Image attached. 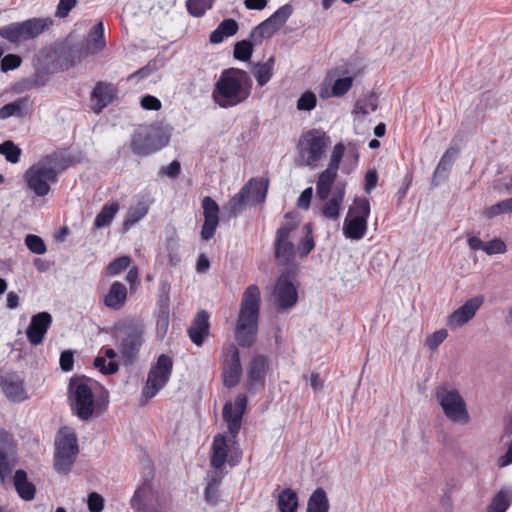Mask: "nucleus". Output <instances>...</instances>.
Returning a JSON list of instances; mask_svg holds the SVG:
<instances>
[{
    "label": "nucleus",
    "instance_id": "47",
    "mask_svg": "<svg viewBox=\"0 0 512 512\" xmlns=\"http://www.w3.org/2000/svg\"><path fill=\"white\" fill-rule=\"evenodd\" d=\"M147 212V208L142 204H138L136 207H132L128 211L126 219L123 223L124 229L127 230L131 226L135 225L137 222H139L142 218L145 217Z\"/></svg>",
    "mask_w": 512,
    "mask_h": 512
},
{
    "label": "nucleus",
    "instance_id": "23",
    "mask_svg": "<svg viewBox=\"0 0 512 512\" xmlns=\"http://www.w3.org/2000/svg\"><path fill=\"white\" fill-rule=\"evenodd\" d=\"M353 84L352 77L338 78L332 83V79L327 77L321 83L319 88V96L322 99H328L331 97H341L345 95Z\"/></svg>",
    "mask_w": 512,
    "mask_h": 512
},
{
    "label": "nucleus",
    "instance_id": "4",
    "mask_svg": "<svg viewBox=\"0 0 512 512\" xmlns=\"http://www.w3.org/2000/svg\"><path fill=\"white\" fill-rule=\"evenodd\" d=\"M144 325L136 320H125L115 327L114 338L125 365H131L144 342Z\"/></svg>",
    "mask_w": 512,
    "mask_h": 512
},
{
    "label": "nucleus",
    "instance_id": "43",
    "mask_svg": "<svg viewBox=\"0 0 512 512\" xmlns=\"http://www.w3.org/2000/svg\"><path fill=\"white\" fill-rule=\"evenodd\" d=\"M278 507L281 512H295L298 507L297 494L290 488L284 489L279 494Z\"/></svg>",
    "mask_w": 512,
    "mask_h": 512
},
{
    "label": "nucleus",
    "instance_id": "18",
    "mask_svg": "<svg viewBox=\"0 0 512 512\" xmlns=\"http://www.w3.org/2000/svg\"><path fill=\"white\" fill-rule=\"evenodd\" d=\"M0 387L5 396L13 402H21L27 398L24 379L17 373L0 375Z\"/></svg>",
    "mask_w": 512,
    "mask_h": 512
},
{
    "label": "nucleus",
    "instance_id": "30",
    "mask_svg": "<svg viewBox=\"0 0 512 512\" xmlns=\"http://www.w3.org/2000/svg\"><path fill=\"white\" fill-rule=\"evenodd\" d=\"M250 186V184H245L241 188L240 192L234 195L229 200V202L223 207V210L227 212L230 217L236 216L238 213L242 212L247 206L251 205L247 196Z\"/></svg>",
    "mask_w": 512,
    "mask_h": 512
},
{
    "label": "nucleus",
    "instance_id": "32",
    "mask_svg": "<svg viewBox=\"0 0 512 512\" xmlns=\"http://www.w3.org/2000/svg\"><path fill=\"white\" fill-rule=\"evenodd\" d=\"M238 23L232 18L224 19L218 27L210 34V42L213 44H219L224 41L225 38L233 36L238 31Z\"/></svg>",
    "mask_w": 512,
    "mask_h": 512
},
{
    "label": "nucleus",
    "instance_id": "52",
    "mask_svg": "<svg viewBox=\"0 0 512 512\" xmlns=\"http://www.w3.org/2000/svg\"><path fill=\"white\" fill-rule=\"evenodd\" d=\"M131 263L129 256H122L112 261L106 268L109 275L115 276L120 274L123 270L127 269Z\"/></svg>",
    "mask_w": 512,
    "mask_h": 512
},
{
    "label": "nucleus",
    "instance_id": "29",
    "mask_svg": "<svg viewBox=\"0 0 512 512\" xmlns=\"http://www.w3.org/2000/svg\"><path fill=\"white\" fill-rule=\"evenodd\" d=\"M127 299V289L124 284L115 281L104 298V304L110 309L120 310Z\"/></svg>",
    "mask_w": 512,
    "mask_h": 512
},
{
    "label": "nucleus",
    "instance_id": "35",
    "mask_svg": "<svg viewBox=\"0 0 512 512\" xmlns=\"http://www.w3.org/2000/svg\"><path fill=\"white\" fill-rule=\"evenodd\" d=\"M246 184L251 185L247 193L251 205L264 202L268 190V181L264 179H251Z\"/></svg>",
    "mask_w": 512,
    "mask_h": 512
},
{
    "label": "nucleus",
    "instance_id": "61",
    "mask_svg": "<svg viewBox=\"0 0 512 512\" xmlns=\"http://www.w3.org/2000/svg\"><path fill=\"white\" fill-rule=\"evenodd\" d=\"M219 481L212 479L205 488V497L208 502L214 503L218 499Z\"/></svg>",
    "mask_w": 512,
    "mask_h": 512
},
{
    "label": "nucleus",
    "instance_id": "42",
    "mask_svg": "<svg viewBox=\"0 0 512 512\" xmlns=\"http://www.w3.org/2000/svg\"><path fill=\"white\" fill-rule=\"evenodd\" d=\"M512 501V491L510 489L500 490L493 498L488 512H505Z\"/></svg>",
    "mask_w": 512,
    "mask_h": 512
},
{
    "label": "nucleus",
    "instance_id": "41",
    "mask_svg": "<svg viewBox=\"0 0 512 512\" xmlns=\"http://www.w3.org/2000/svg\"><path fill=\"white\" fill-rule=\"evenodd\" d=\"M293 13V6L291 4H285L278 8L269 18H267V22L272 25L273 29L277 32L280 30L288 18Z\"/></svg>",
    "mask_w": 512,
    "mask_h": 512
},
{
    "label": "nucleus",
    "instance_id": "39",
    "mask_svg": "<svg viewBox=\"0 0 512 512\" xmlns=\"http://www.w3.org/2000/svg\"><path fill=\"white\" fill-rule=\"evenodd\" d=\"M52 23L49 19L32 18L22 22L27 40L39 36Z\"/></svg>",
    "mask_w": 512,
    "mask_h": 512
},
{
    "label": "nucleus",
    "instance_id": "20",
    "mask_svg": "<svg viewBox=\"0 0 512 512\" xmlns=\"http://www.w3.org/2000/svg\"><path fill=\"white\" fill-rule=\"evenodd\" d=\"M346 193V182H339L334 186V193L325 199H319L323 202L321 213L330 220L336 221L340 216V211Z\"/></svg>",
    "mask_w": 512,
    "mask_h": 512
},
{
    "label": "nucleus",
    "instance_id": "56",
    "mask_svg": "<svg viewBox=\"0 0 512 512\" xmlns=\"http://www.w3.org/2000/svg\"><path fill=\"white\" fill-rule=\"evenodd\" d=\"M448 333L445 329H440L429 335L426 339V346L431 350H436L439 345L447 338Z\"/></svg>",
    "mask_w": 512,
    "mask_h": 512
},
{
    "label": "nucleus",
    "instance_id": "44",
    "mask_svg": "<svg viewBox=\"0 0 512 512\" xmlns=\"http://www.w3.org/2000/svg\"><path fill=\"white\" fill-rule=\"evenodd\" d=\"M512 212V197L502 200L490 207H487L483 210V215L488 218L492 219L496 216L511 213Z\"/></svg>",
    "mask_w": 512,
    "mask_h": 512
},
{
    "label": "nucleus",
    "instance_id": "8",
    "mask_svg": "<svg viewBox=\"0 0 512 512\" xmlns=\"http://www.w3.org/2000/svg\"><path fill=\"white\" fill-rule=\"evenodd\" d=\"M69 401L73 414L83 421L89 420L95 410V399L91 388L83 378H71Z\"/></svg>",
    "mask_w": 512,
    "mask_h": 512
},
{
    "label": "nucleus",
    "instance_id": "10",
    "mask_svg": "<svg viewBox=\"0 0 512 512\" xmlns=\"http://www.w3.org/2000/svg\"><path fill=\"white\" fill-rule=\"evenodd\" d=\"M370 203L365 198H356L349 208L343 224V234L352 240L362 239L367 231Z\"/></svg>",
    "mask_w": 512,
    "mask_h": 512
},
{
    "label": "nucleus",
    "instance_id": "40",
    "mask_svg": "<svg viewBox=\"0 0 512 512\" xmlns=\"http://www.w3.org/2000/svg\"><path fill=\"white\" fill-rule=\"evenodd\" d=\"M22 22H15L0 28V36L12 43L27 40Z\"/></svg>",
    "mask_w": 512,
    "mask_h": 512
},
{
    "label": "nucleus",
    "instance_id": "13",
    "mask_svg": "<svg viewBox=\"0 0 512 512\" xmlns=\"http://www.w3.org/2000/svg\"><path fill=\"white\" fill-rule=\"evenodd\" d=\"M247 405V398L244 394H239L234 403L227 402L223 408V419L227 423L230 435L235 438L242 424V417Z\"/></svg>",
    "mask_w": 512,
    "mask_h": 512
},
{
    "label": "nucleus",
    "instance_id": "50",
    "mask_svg": "<svg viewBox=\"0 0 512 512\" xmlns=\"http://www.w3.org/2000/svg\"><path fill=\"white\" fill-rule=\"evenodd\" d=\"M305 235L302 240L299 242L297 250L301 257L307 256L311 250L314 248V240L311 235V225L305 224L304 226Z\"/></svg>",
    "mask_w": 512,
    "mask_h": 512
},
{
    "label": "nucleus",
    "instance_id": "33",
    "mask_svg": "<svg viewBox=\"0 0 512 512\" xmlns=\"http://www.w3.org/2000/svg\"><path fill=\"white\" fill-rule=\"evenodd\" d=\"M227 442L223 435L215 436L212 444L211 465L215 469L223 467L227 460Z\"/></svg>",
    "mask_w": 512,
    "mask_h": 512
},
{
    "label": "nucleus",
    "instance_id": "62",
    "mask_svg": "<svg viewBox=\"0 0 512 512\" xmlns=\"http://www.w3.org/2000/svg\"><path fill=\"white\" fill-rule=\"evenodd\" d=\"M304 380L310 384L315 392H322L324 389V381L318 373H311L309 376H303Z\"/></svg>",
    "mask_w": 512,
    "mask_h": 512
},
{
    "label": "nucleus",
    "instance_id": "15",
    "mask_svg": "<svg viewBox=\"0 0 512 512\" xmlns=\"http://www.w3.org/2000/svg\"><path fill=\"white\" fill-rule=\"evenodd\" d=\"M274 296L278 307L282 310L290 309L296 304L298 300L297 290L290 281L288 274H283L278 278Z\"/></svg>",
    "mask_w": 512,
    "mask_h": 512
},
{
    "label": "nucleus",
    "instance_id": "60",
    "mask_svg": "<svg viewBox=\"0 0 512 512\" xmlns=\"http://www.w3.org/2000/svg\"><path fill=\"white\" fill-rule=\"evenodd\" d=\"M76 3L77 0H60L55 11V16L58 18L67 17L69 12L75 7Z\"/></svg>",
    "mask_w": 512,
    "mask_h": 512
},
{
    "label": "nucleus",
    "instance_id": "53",
    "mask_svg": "<svg viewBox=\"0 0 512 512\" xmlns=\"http://www.w3.org/2000/svg\"><path fill=\"white\" fill-rule=\"evenodd\" d=\"M316 103V95L311 91H306L297 100V109L301 111H311L315 108Z\"/></svg>",
    "mask_w": 512,
    "mask_h": 512
},
{
    "label": "nucleus",
    "instance_id": "49",
    "mask_svg": "<svg viewBox=\"0 0 512 512\" xmlns=\"http://www.w3.org/2000/svg\"><path fill=\"white\" fill-rule=\"evenodd\" d=\"M253 41L242 40L234 46V57L241 61H248L253 53Z\"/></svg>",
    "mask_w": 512,
    "mask_h": 512
},
{
    "label": "nucleus",
    "instance_id": "1",
    "mask_svg": "<svg viewBox=\"0 0 512 512\" xmlns=\"http://www.w3.org/2000/svg\"><path fill=\"white\" fill-rule=\"evenodd\" d=\"M252 79L249 73L238 68L222 71L214 85L212 98L221 108H231L245 102L251 95Z\"/></svg>",
    "mask_w": 512,
    "mask_h": 512
},
{
    "label": "nucleus",
    "instance_id": "54",
    "mask_svg": "<svg viewBox=\"0 0 512 512\" xmlns=\"http://www.w3.org/2000/svg\"><path fill=\"white\" fill-rule=\"evenodd\" d=\"M95 368L99 369L105 375H111L118 371L119 366L117 362L110 361L108 364L106 363V358L104 356H98L94 359Z\"/></svg>",
    "mask_w": 512,
    "mask_h": 512
},
{
    "label": "nucleus",
    "instance_id": "25",
    "mask_svg": "<svg viewBox=\"0 0 512 512\" xmlns=\"http://www.w3.org/2000/svg\"><path fill=\"white\" fill-rule=\"evenodd\" d=\"M208 320V313L204 310H201L196 314L191 326L188 329V334L191 341L197 346H201L203 344L204 338L209 333Z\"/></svg>",
    "mask_w": 512,
    "mask_h": 512
},
{
    "label": "nucleus",
    "instance_id": "24",
    "mask_svg": "<svg viewBox=\"0 0 512 512\" xmlns=\"http://www.w3.org/2000/svg\"><path fill=\"white\" fill-rule=\"evenodd\" d=\"M116 95V88L110 83L98 82L92 92L91 101L92 109L99 114L108 106Z\"/></svg>",
    "mask_w": 512,
    "mask_h": 512
},
{
    "label": "nucleus",
    "instance_id": "46",
    "mask_svg": "<svg viewBox=\"0 0 512 512\" xmlns=\"http://www.w3.org/2000/svg\"><path fill=\"white\" fill-rule=\"evenodd\" d=\"M21 153V149L10 140L4 141L0 144V154L12 164L19 162Z\"/></svg>",
    "mask_w": 512,
    "mask_h": 512
},
{
    "label": "nucleus",
    "instance_id": "28",
    "mask_svg": "<svg viewBox=\"0 0 512 512\" xmlns=\"http://www.w3.org/2000/svg\"><path fill=\"white\" fill-rule=\"evenodd\" d=\"M458 155V149L449 148L441 157L436 170L434 172V176L432 179V184L437 186L440 181L445 180L448 176L449 171L452 168L453 163L455 162Z\"/></svg>",
    "mask_w": 512,
    "mask_h": 512
},
{
    "label": "nucleus",
    "instance_id": "5",
    "mask_svg": "<svg viewBox=\"0 0 512 512\" xmlns=\"http://www.w3.org/2000/svg\"><path fill=\"white\" fill-rule=\"evenodd\" d=\"M331 144L330 137L320 130H310L303 134L298 144V162L314 169L326 154Z\"/></svg>",
    "mask_w": 512,
    "mask_h": 512
},
{
    "label": "nucleus",
    "instance_id": "14",
    "mask_svg": "<svg viewBox=\"0 0 512 512\" xmlns=\"http://www.w3.org/2000/svg\"><path fill=\"white\" fill-rule=\"evenodd\" d=\"M242 374L240 356L237 347L229 345L225 350L223 381L227 387H234L239 382Z\"/></svg>",
    "mask_w": 512,
    "mask_h": 512
},
{
    "label": "nucleus",
    "instance_id": "2",
    "mask_svg": "<svg viewBox=\"0 0 512 512\" xmlns=\"http://www.w3.org/2000/svg\"><path fill=\"white\" fill-rule=\"evenodd\" d=\"M260 303L261 294L258 286L249 285L243 292L235 327V338L240 346L250 347L255 341Z\"/></svg>",
    "mask_w": 512,
    "mask_h": 512
},
{
    "label": "nucleus",
    "instance_id": "63",
    "mask_svg": "<svg viewBox=\"0 0 512 512\" xmlns=\"http://www.w3.org/2000/svg\"><path fill=\"white\" fill-rule=\"evenodd\" d=\"M74 364V355L72 351H63L60 355V367L63 371H71Z\"/></svg>",
    "mask_w": 512,
    "mask_h": 512
},
{
    "label": "nucleus",
    "instance_id": "36",
    "mask_svg": "<svg viewBox=\"0 0 512 512\" xmlns=\"http://www.w3.org/2000/svg\"><path fill=\"white\" fill-rule=\"evenodd\" d=\"M106 46V42L104 40V27L103 22H98L88 36V52L90 54H95L101 50H103Z\"/></svg>",
    "mask_w": 512,
    "mask_h": 512
},
{
    "label": "nucleus",
    "instance_id": "9",
    "mask_svg": "<svg viewBox=\"0 0 512 512\" xmlns=\"http://www.w3.org/2000/svg\"><path fill=\"white\" fill-rule=\"evenodd\" d=\"M168 143V137L155 126H143L135 130L130 149L138 156H147L161 150Z\"/></svg>",
    "mask_w": 512,
    "mask_h": 512
},
{
    "label": "nucleus",
    "instance_id": "45",
    "mask_svg": "<svg viewBox=\"0 0 512 512\" xmlns=\"http://www.w3.org/2000/svg\"><path fill=\"white\" fill-rule=\"evenodd\" d=\"M274 33H276V31L273 29L272 25H270L267 20H264L252 30L250 37L255 44H261L264 39L270 38Z\"/></svg>",
    "mask_w": 512,
    "mask_h": 512
},
{
    "label": "nucleus",
    "instance_id": "22",
    "mask_svg": "<svg viewBox=\"0 0 512 512\" xmlns=\"http://www.w3.org/2000/svg\"><path fill=\"white\" fill-rule=\"evenodd\" d=\"M267 368V359L262 355L252 358L247 372V388L255 393L264 386L265 374Z\"/></svg>",
    "mask_w": 512,
    "mask_h": 512
},
{
    "label": "nucleus",
    "instance_id": "51",
    "mask_svg": "<svg viewBox=\"0 0 512 512\" xmlns=\"http://www.w3.org/2000/svg\"><path fill=\"white\" fill-rule=\"evenodd\" d=\"M25 244L27 248L35 254L41 255L46 252V245L41 237L29 234L25 238Z\"/></svg>",
    "mask_w": 512,
    "mask_h": 512
},
{
    "label": "nucleus",
    "instance_id": "12",
    "mask_svg": "<svg viewBox=\"0 0 512 512\" xmlns=\"http://www.w3.org/2000/svg\"><path fill=\"white\" fill-rule=\"evenodd\" d=\"M294 229L295 225L288 223L277 230L275 258L279 265H287L294 259L295 247L291 241V233Z\"/></svg>",
    "mask_w": 512,
    "mask_h": 512
},
{
    "label": "nucleus",
    "instance_id": "37",
    "mask_svg": "<svg viewBox=\"0 0 512 512\" xmlns=\"http://www.w3.org/2000/svg\"><path fill=\"white\" fill-rule=\"evenodd\" d=\"M118 211L119 204L117 202L104 205L95 218L94 227L96 229L108 227Z\"/></svg>",
    "mask_w": 512,
    "mask_h": 512
},
{
    "label": "nucleus",
    "instance_id": "26",
    "mask_svg": "<svg viewBox=\"0 0 512 512\" xmlns=\"http://www.w3.org/2000/svg\"><path fill=\"white\" fill-rule=\"evenodd\" d=\"M338 172L326 168L320 173L316 183V196L318 199H325L334 193V186L337 181Z\"/></svg>",
    "mask_w": 512,
    "mask_h": 512
},
{
    "label": "nucleus",
    "instance_id": "48",
    "mask_svg": "<svg viewBox=\"0 0 512 512\" xmlns=\"http://www.w3.org/2000/svg\"><path fill=\"white\" fill-rule=\"evenodd\" d=\"M188 12L194 17H201L212 7L211 0H187Z\"/></svg>",
    "mask_w": 512,
    "mask_h": 512
},
{
    "label": "nucleus",
    "instance_id": "58",
    "mask_svg": "<svg viewBox=\"0 0 512 512\" xmlns=\"http://www.w3.org/2000/svg\"><path fill=\"white\" fill-rule=\"evenodd\" d=\"M87 505L90 512H102L104 509V498L99 493L92 492L88 495Z\"/></svg>",
    "mask_w": 512,
    "mask_h": 512
},
{
    "label": "nucleus",
    "instance_id": "21",
    "mask_svg": "<svg viewBox=\"0 0 512 512\" xmlns=\"http://www.w3.org/2000/svg\"><path fill=\"white\" fill-rule=\"evenodd\" d=\"M202 208L204 223L201 230V238L208 241L214 236L219 224V206L211 197L206 196L202 200Z\"/></svg>",
    "mask_w": 512,
    "mask_h": 512
},
{
    "label": "nucleus",
    "instance_id": "64",
    "mask_svg": "<svg viewBox=\"0 0 512 512\" xmlns=\"http://www.w3.org/2000/svg\"><path fill=\"white\" fill-rule=\"evenodd\" d=\"M313 196L312 187H308L302 191L297 199V206L301 209L307 210L310 207L311 199Z\"/></svg>",
    "mask_w": 512,
    "mask_h": 512
},
{
    "label": "nucleus",
    "instance_id": "57",
    "mask_svg": "<svg viewBox=\"0 0 512 512\" xmlns=\"http://www.w3.org/2000/svg\"><path fill=\"white\" fill-rule=\"evenodd\" d=\"M506 249V244L499 238H495L489 242H486L484 245V251L488 255L503 254L506 252Z\"/></svg>",
    "mask_w": 512,
    "mask_h": 512
},
{
    "label": "nucleus",
    "instance_id": "59",
    "mask_svg": "<svg viewBox=\"0 0 512 512\" xmlns=\"http://www.w3.org/2000/svg\"><path fill=\"white\" fill-rule=\"evenodd\" d=\"M21 62L22 60L18 55L8 54L1 60V70L3 72L14 70L20 66Z\"/></svg>",
    "mask_w": 512,
    "mask_h": 512
},
{
    "label": "nucleus",
    "instance_id": "27",
    "mask_svg": "<svg viewBox=\"0 0 512 512\" xmlns=\"http://www.w3.org/2000/svg\"><path fill=\"white\" fill-rule=\"evenodd\" d=\"M13 484L18 496L24 501H31L35 498L36 487L28 480L27 473L19 469L13 476Z\"/></svg>",
    "mask_w": 512,
    "mask_h": 512
},
{
    "label": "nucleus",
    "instance_id": "16",
    "mask_svg": "<svg viewBox=\"0 0 512 512\" xmlns=\"http://www.w3.org/2000/svg\"><path fill=\"white\" fill-rule=\"evenodd\" d=\"M484 303V296L479 295L468 299L462 306L456 309L448 319L450 327H461L468 323Z\"/></svg>",
    "mask_w": 512,
    "mask_h": 512
},
{
    "label": "nucleus",
    "instance_id": "34",
    "mask_svg": "<svg viewBox=\"0 0 512 512\" xmlns=\"http://www.w3.org/2000/svg\"><path fill=\"white\" fill-rule=\"evenodd\" d=\"M28 108L29 99L27 97L19 98L0 109V120H5L11 116L23 117L27 114Z\"/></svg>",
    "mask_w": 512,
    "mask_h": 512
},
{
    "label": "nucleus",
    "instance_id": "17",
    "mask_svg": "<svg viewBox=\"0 0 512 512\" xmlns=\"http://www.w3.org/2000/svg\"><path fill=\"white\" fill-rule=\"evenodd\" d=\"M16 465L15 452L8 434L0 430V484L5 483Z\"/></svg>",
    "mask_w": 512,
    "mask_h": 512
},
{
    "label": "nucleus",
    "instance_id": "11",
    "mask_svg": "<svg viewBox=\"0 0 512 512\" xmlns=\"http://www.w3.org/2000/svg\"><path fill=\"white\" fill-rule=\"evenodd\" d=\"M173 367L172 359L165 354L158 357L157 362L151 367L146 385L142 390V396L149 400L153 398L169 381Z\"/></svg>",
    "mask_w": 512,
    "mask_h": 512
},
{
    "label": "nucleus",
    "instance_id": "31",
    "mask_svg": "<svg viewBox=\"0 0 512 512\" xmlns=\"http://www.w3.org/2000/svg\"><path fill=\"white\" fill-rule=\"evenodd\" d=\"M275 58L271 56L266 62H258L251 66V73L256 79L258 86L266 85L273 76Z\"/></svg>",
    "mask_w": 512,
    "mask_h": 512
},
{
    "label": "nucleus",
    "instance_id": "55",
    "mask_svg": "<svg viewBox=\"0 0 512 512\" xmlns=\"http://www.w3.org/2000/svg\"><path fill=\"white\" fill-rule=\"evenodd\" d=\"M345 146L342 143H338L334 146L332 154L330 156V161L328 164V169L338 172L340 162L344 156Z\"/></svg>",
    "mask_w": 512,
    "mask_h": 512
},
{
    "label": "nucleus",
    "instance_id": "6",
    "mask_svg": "<svg viewBox=\"0 0 512 512\" xmlns=\"http://www.w3.org/2000/svg\"><path fill=\"white\" fill-rule=\"evenodd\" d=\"M435 397L448 420L460 425L470 422L466 401L457 389L447 384L438 386L435 390Z\"/></svg>",
    "mask_w": 512,
    "mask_h": 512
},
{
    "label": "nucleus",
    "instance_id": "3",
    "mask_svg": "<svg viewBox=\"0 0 512 512\" xmlns=\"http://www.w3.org/2000/svg\"><path fill=\"white\" fill-rule=\"evenodd\" d=\"M60 174L59 161L54 156H46L29 167L24 173L27 187L39 197L46 196L51 184L58 180Z\"/></svg>",
    "mask_w": 512,
    "mask_h": 512
},
{
    "label": "nucleus",
    "instance_id": "38",
    "mask_svg": "<svg viewBox=\"0 0 512 512\" xmlns=\"http://www.w3.org/2000/svg\"><path fill=\"white\" fill-rule=\"evenodd\" d=\"M329 501L322 488L316 489L308 499L307 512H328Z\"/></svg>",
    "mask_w": 512,
    "mask_h": 512
},
{
    "label": "nucleus",
    "instance_id": "19",
    "mask_svg": "<svg viewBox=\"0 0 512 512\" xmlns=\"http://www.w3.org/2000/svg\"><path fill=\"white\" fill-rule=\"evenodd\" d=\"M52 323V316L48 312H40L32 316L26 329L28 341L34 345H40Z\"/></svg>",
    "mask_w": 512,
    "mask_h": 512
},
{
    "label": "nucleus",
    "instance_id": "7",
    "mask_svg": "<svg viewBox=\"0 0 512 512\" xmlns=\"http://www.w3.org/2000/svg\"><path fill=\"white\" fill-rule=\"evenodd\" d=\"M78 453L79 448L75 432L68 427L61 428L55 439V469L62 474L70 472Z\"/></svg>",
    "mask_w": 512,
    "mask_h": 512
}]
</instances>
